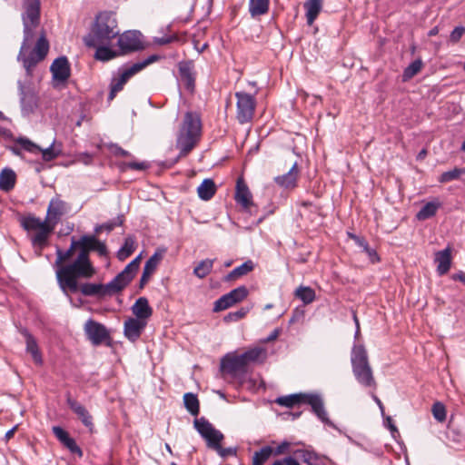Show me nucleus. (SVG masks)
<instances>
[{
	"label": "nucleus",
	"mask_w": 465,
	"mask_h": 465,
	"mask_svg": "<svg viewBox=\"0 0 465 465\" xmlns=\"http://www.w3.org/2000/svg\"><path fill=\"white\" fill-rule=\"evenodd\" d=\"M20 5L23 23V41L17 54V60L23 64L26 75L32 76L35 66L46 57L50 45L43 31L37 38L34 48L30 50L35 38V29L40 25L41 1L21 0Z\"/></svg>",
	"instance_id": "nucleus-1"
},
{
	"label": "nucleus",
	"mask_w": 465,
	"mask_h": 465,
	"mask_svg": "<svg viewBox=\"0 0 465 465\" xmlns=\"http://www.w3.org/2000/svg\"><path fill=\"white\" fill-rule=\"evenodd\" d=\"M95 273V269H93L92 272H89L85 275L76 271H72L69 267H64L58 272V285L67 296L69 292L75 293L80 292L84 296L95 297L97 299L113 296L124 290L115 277L106 284L93 282L78 283V280L91 279Z\"/></svg>",
	"instance_id": "nucleus-2"
},
{
	"label": "nucleus",
	"mask_w": 465,
	"mask_h": 465,
	"mask_svg": "<svg viewBox=\"0 0 465 465\" xmlns=\"http://www.w3.org/2000/svg\"><path fill=\"white\" fill-rule=\"evenodd\" d=\"M118 35L114 14L104 11L96 15L90 32L84 37V43L86 46L109 45Z\"/></svg>",
	"instance_id": "nucleus-3"
},
{
	"label": "nucleus",
	"mask_w": 465,
	"mask_h": 465,
	"mask_svg": "<svg viewBox=\"0 0 465 465\" xmlns=\"http://www.w3.org/2000/svg\"><path fill=\"white\" fill-rule=\"evenodd\" d=\"M80 252L67 267L86 275L87 272H92L93 269H95L90 260V252H97L100 256H104L107 254V248L105 243L99 241L94 235H83L80 237Z\"/></svg>",
	"instance_id": "nucleus-4"
},
{
	"label": "nucleus",
	"mask_w": 465,
	"mask_h": 465,
	"mask_svg": "<svg viewBox=\"0 0 465 465\" xmlns=\"http://www.w3.org/2000/svg\"><path fill=\"white\" fill-rule=\"evenodd\" d=\"M201 119L196 114L185 113L176 140L180 157L187 155L194 148L201 134Z\"/></svg>",
	"instance_id": "nucleus-5"
},
{
	"label": "nucleus",
	"mask_w": 465,
	"mask_h": 465,
	"mask_svg": "<svg viewBox=\"0 0 465 465\" xmlns=\"http://www.w3.org/2000/svg\"><path fill=\"white\" fill-rule=\"evenodd\" d=\"M280 406L286 408H293L296 405L308 404L311 406L312 412L325 424L334 427V424L328 418L324 409L322 397L315 393H294L286 396H280L274 401Z\"/></svg>",
	"instance_id": "nucleus-6"
},
{
	"label": "nucleus",
	"mask_w": 465,
	"mask_h": 465,
	"mask_svg": "<svg viewBox=\"0 0 465 465\" xmlns=\"http://www.w3.org/2000/svg\"><path fill=\"white\" fill-rule=\"evenodd\" d=\"M351 362L356 381L365 388L376 390L377 382L369 362L367 351L363 345L359 344L352 347Z\"/></svg>",
	"instance_id": "nucleus-7"
},
{
	"label": "nucleus",
	"mask_w": 465,
	"mask_h": 465,
	"mask_svg": "<svg viewBox=\"0 0 465 465\" xmlns=\"http://www.w3.org/2000/svg\"><path fill=\"white\" fill-rule=\"evenodd\" d=\"M262 356L265 358L266 351L260 347L252 348L240 355L226 354L221 361V368L230 375L245 373L248 364L259 361Z\"/></svg>",
	"instance_id": "nucleus-8"
},
{
	"label": "nucleus",
	"mask_w": 465,
	"mask_h": 465,
	"mask_svg": "<svg viewBox=\"0 0 465 465\" xmlns=\"http://www.w3.org/2000/svg\"><path fill=\"white\" fill-rule=\"evenodd\" d=\"M21 226L25 231H37V232L32 238V243L35 246L43 248L46 245L49 234L54 230V225H51L47 220L41 221L32 214L24 216L21 219Z\"/></svg>",
	"instance_id": "nucleus-9"
},
{
	"label": "nucleus",
	"mask_w": 465,
	"mask_h": 465,
	"mask_svg": "<svg viewBox=\"0 0 465 465\" xmlns=\"http://www.w3.org/2000/svg\"><path fill=\"white\" fill-rule=\"evenodd\" d=\"M237 98L236 118L241 124L251 122L254 116L256 100L253 95L245 92L235 93Z\"/></svg>",
	"instance_id": "nucleus-10"
},
{
	"label": "nucleus",
	"mask_w": 465,
	"mask_h": 465,
	"mask_svg": "<svg viewBox=\"0 0 465 465\" xmlns=\"http://www.w3.org/2000/svg\"><path fill=\"white\" fill-rule=\"evenodd\" d=\"M84 331L94 346H99L103 343L111 346L112 338L109 331L104 324L90 319L84 324Z\"/></svg>",
	"instance_id": "nucleus-11"
},
{
	"label": "nucleus",
	"mask_w": 465,
	"mask_h": 465,
	"mask_svg": "<svg viewBox=\"0 0 465 465\" xmlns=\"http://www.w3.org/2000/svg\"><path fill=\"white\" fill-rule=\"evenodd\" d=\"M249 294V291L244 285H241L226 294L221 296L214 302L213 311L218 312L224 311L236 303L242 302Z\"/></svg>",
	"instance_id": "nucleus-12"
},
{
	"label": "nucleus",
	"mask_w": 465,
	"mask_h": 465,
	"mask_svg": "<svg viewBox=\"0 0 465 465\" xmlns=\"http://www.w3.org/2000/svg\"><path fill=\"white\" fill-rule=\"evenodd\" d=\"M18 143L21 145V147L32 153H42V159L45 162H50L54 159H56L61 153V144L56 145L55 141H54L50 146H48L45 149H42L40 146L33 143L31 140L27 138H19Z\"/></svg>",
	"instance_id": "nucleus-13"
},
{
	"label": "nucleus",
	"mask_w": 465,
	"mask_h": 465,
	"mask_svg": "<svg viewBox=\"0 0 465 465\" xmlns=\"http://www.w3.org/2000/svg\"><path fill=\"white\" fill-rule=\"evenodd\" d=\"M117 45L121 54L143 50L144 45L142 41V34L139 31H126L118 37Z\"/></svg>",
	"instance_id": "nucleus-14"
},
{
	"label": "nucleus",
	"mask_w": 465,
	"mask_h": 465,
	"mask_svg": "<svg viewBox=\"0 0 465 465\" xmlns=\"http://www.w3.org/2000/svg\"><path fill=\"white\" fill-rule=\"evenodd\" d=\"M21 112L24 116L33 114L38 106V97L35 90L18 81Z\"/></svg>",
	"instance_id": "nucleus-15"
},
{
	"label": "nucleus",
	"mask_w": 465,
	"mask_h": 465,
	"mask_svg": "<svg viewBox=\"0 0 465 465\" xmlns=\"http://www.w3.org/2000/svg\"><path fill=\"white\" fill-rule=\"evenodd\" d=\"M137 73L138 72L134 65H131L127 68H120L118 70V76H114L111 80L108 101H113L117 93L124 89V86L128 82V80Z\"/></svg>",
	"instance_id": "nucleus-16"
},
{
	"label": "nucleus",
	"mask_w": 465,
	"mask_h": 465,
	"mask_svg": "<svg viewBox=\"0 0 465 465\" xmlns=\"http://www.w3.org/2000/svg\"><path fill=\"white\" fill-rule=\"evenodd\" d=\"M66 404L89 431L93 432L94 428L93 416L82 403L71 396L70 392L66 393Z\"/></svg>",
	"instance_id": "nucleus-17"
},
{
	"label": "nucleus",
	"mask_w": 465,
	"mask_h": 465,
	"mask_svg": "<svg viewBox=\"0 0 465 465\" xmlns=\"http://www.w3.org/2000/svg\"><path fill=\"white\" fill-rule=\"evenodd\" d=\"M80 250H81L80 239L75 240L74 237H72L70 247L66 251H64L59 247L56 248V252H55L56 259H55L54 267L55 268V275H56L57 281H58V272L61 269L68 266L70 263V262L65 263V262L68 261L69 259H71L76 251L79 252Z\"/></svg>",
	"instance_id": "nucleus-18"
},
{
	"label": "nucleus",
	"mask_w": 465,
	"mask_h": 465,
	"mask_svg": "<svg viewBox=\"0 0 465 465\" xmlns=\"http://www.w3.org/2000/svg\"><path fill=\"white\" fill-rule=\"evenodd\" d=\"M50 72L54 81L64 84L71 76V66L66 56H59L54 59L50 66Z\"/></svg>",
	"instance_id": "nucleus-19"
},
{
	"label": "nucleus",
	"mask_w": 465,
	"mask_h": 465,
	"mask_svg": "<svg viewBox=\"0 0 465 465\" xmlns=\"http://www.w3.org/2000/svg\"><path fill=\"white\" fill-rule=\"evenodd\" d=\"M146 325V321L130 317L124 323V335L128 341L135 342L141 337Z\"/></svg>",
	"instance_id": "nucleus-20"
},
{
	"label": "nucleus",
	"mask_w": 465,
	"mask_h": 465,
	"mask_svg": "<svg viewBox=\"0 0 465 465\" xmlns=\"http://www.w3.org/2000/svg\"><path fill=\"white\" fill-rule=\"evenodd\" d=\"M194 64L192 60H183L178 63V70L181 80L184 83L185 88L191 92L195 87Z\"/></svg>",
	"instance_id": "nucleus-21"
},
{
	"label": "nucleus",
	"mask_w": 465,
	"mask_h": 465,
	"mask_svg": "<svg viewBox=\"0 0 465 465\" xmlns=\"http://www.w3.org/2000/svg\"><path fill=\"white\" fill-rule=\"evenodd\" d=\"M52 431L56 439L66 448L72 454L83 457V450L77 445L74 439L70 437L69 433L60 426H54Z\"/></svg>",
	"instance_id": "nucleus-22"
},
{
	"label": "nucleus",
	"mask_w": 465,
	"mask_h": 465,
	"mask_svg": "<svg viewBox=\"0 0 465 465\" xmlns=\"http://www.w3.org/2000/svg\"><path fill=\"white\" fill-rule=\"evenodd\" d=\"M234 199L238 204L249 212H252L251 208L255 206L252 202V195L242 178L237 180Z\"/></svg>",
	"instance_id": "nucleus-23"
},
{
	"label": "nucleus",
	"mask_w": 465,
	"mask_h": 465,
	"mask_svg": "<svg viewBox=\"0 0 465 465\" xmlns=\"http://www.w3.org/2000/svg\"><path fill=\"white\" fill-rule=\"evenodd\" d=\"M141 254H139L132 262H130L125 266V268L115 276L120 285L123 286V289H124L134 278L136 272L139 270Z\"/></svg>",
	"instance_id": "nucleus-24"
},
{
	"label": "nucleus",
	"mask_w": 465,
	"mask_h": 465,
	"mask_svg": "<svg viewBox=\"0 0 465 465\" xmlns=\"http://www.w3.org/2000/svg\"><path fill=\"white\" fill-rule=\"evenodd\" d=\"M447 437L454 442L465 440V419L456 420L453 416L448 423Z\"/></svg>",
	"instance_id": "nucleus-25"
},
{
	"label": "nucleus",
	"mask_w": 465,
	"mask_h": 465,
	"mask_svg": "<svg viewBox=\"0 0 465 465\" xmlns=\"http://www.w3.org/2000/svg\"><path fill=\"white\" fill-rule=\"evenodd\" d=\"M19 331L25 339L26 351L32 355L35 364L42 365L43 357L35 338L29 332L26 328H21Z\"/></svg>",
	"instance_id": "nucleus-26"
},
{
	"label": "nucleus",
	"mask_w": 465,
	"mask_h": 465,
	"mask_svg": "<svg viewBox=\"0 0 465 465\" xmlns=\"http://www.w3.org/2000/svg\"><path fill=\"white\" fill-rule=\"evenodd\" d=\"M299 173L298 163H294L288 173L276 176L274 182L277 185L284 189H293L297 186Z\"/></svg>",
	"instance_id": "nucleus-27"
},
{
	"label": "nucleus",
	"mask_w": 465,
	"mask_h": 465,
	"mask_svg": "<svg viewBox=\"0 0 465 465\" xmlns=\"http://www.w3.org/2000/svg\"><path fill=\"white\" fill-rule=\"evenodd\" d=\"M131 310L133 314L135 316L134 319H139L141 321L147 322L153 314V309L149 305V302L146 297L138 298Z\"/></svg>",
	"instance_id": "nucleus-28"
},
{
	"label": "nucleus",
	"mask_w": 465,
	"mask_h": 465,
	"mask_svg": "<svg viewBox=\"0 0 465 465\" xmlns=\"http://www.w3.org/2000/svg\"><path fill=\"white\" fill-rule=\"evenodd\" d=\"M437 272L440 276L446 274L451 266V251L450 248L439 251L435 253Z\"/></svg>",
	"instance_id": "nucleus-29"
},
{
	"label": "nucleus",
	"mask_w": 465,
	"mask_h": 465,
	"mask_svg": "<svg viewBox=\"0 0 465 465\" xmlns=\"http://www.w3.org/2000/svg\"><path fill=\"white\" fill-rule=\"evenodd\" d=\"M64 211L65 203L60 200L58 197H54L49 203L45 219L48 223L54 221L55 223L64 213Z\"/></svg>",
	"instance_id": "nucleus-30"
},
{
	"label": "nucleus",
	"mask_w": 465,
	"mask_h": 465,
	"mask_svg": "<svg viewBox=\"0 0 465 465\" xmlns=\"http://www.w3.org/2000/svg\"><path fill=\"white\" fill-rule=\"evenodd\" d=\"M307 465H325V458L314 450L299 449L293 451Z\"/></svg>",
	"instance_id": "nucleus-31"
},
{
	"label": "nucleus",
	"mask_w": 465,
	"mask_h": 465,
	"mask_svg": "<svg viewBox=\"0 0 465 465\" xmlns=\"http://www.w3.org/2000/svg\"><path fill=\"white\" fill-rule=\"evenodd\" d=\"M254 269V263L252 260H247L243 263H242L240 266H237L232 271H231L228 274H226L223 277V282H233L237 279H240L245 275H247L249 272L253 271Z\"/></svg>",
	"instance_id": "nucleus-32"
},
{
	"label": "nucleus",
	"mask_w": 465,
	"mask_h": 465,
	"mask_svg": "<svg viewBox=\"0 0 465 465\" xmlns=\"http://www.w3.org/2000/svg\"><path fill=\"white\" fill-rule=\"evenodd\" d=\"M307 24L312 25L322 9V0H306L303 4Z\"/></svg>",
	"instance_id": "nucleus-33"
},
{
	"label": "nucleus",
	"mask_w": 465,
	"mask_h": 465,
	"mask_svg": "<svg viewBox=\"0 0 465 465\" xmlns=\"http://www.w3.org/2000/svg\"><path fill=\"white\" fill-rule=\"evenodd\" d=\"M16 182V174L10 168H5L0 173V189L4 192L11 191Z\"/></svg>",
	"instance_id": "nucleus-34"
},
{
	"label": "nucleus",
	"mask_w": 465,
	"mask_h": 465,
	"mask_svg": "<svg viewBox=\"0 0 465 465\" xmlns=\"http://www.w3.org/2000/svg\"><path fill=\"white\" fill-rule=\"evenodd\" d=\"M198 196L203 201H209L216 193V185L212 179H204L197 188Z\"/></svg>",
	"instance_id": "nucleus-35"
},
{
	"label": "nucleus",
	"mask_w": 465,
	"mask_h": 465,
	"mask_svg": "<svg viewBox=\"0 0 465 465\" xmlns=\"http://www.w3.org/2000/svg\"><path fill=\"white\" fill-rule=\"evenodd\" d=\"M270 0H249V12L252 18L268 13Z\"/></svg>",
	"instance_id": "nucleus-36"
},
{
	"label": "nucleus",
	"mask_w": 465,
	"mask_h": 465,
	"mask_svg": "<svg viewBox=\"0 0 465 465\" xmlns=\"http://www.w3.org/2000/svg\"><path fill=\"white\" fill-rule=\"evenodd\" d=\"M440 206V203H435V202L427 203L417 213V214H416L417 220L425 221L427 219L433 217L436 214Z\"/></svg>",
	"instance_id": "nucleus-37"
},
{
	"label": "nucleus",
	"mask_w": 465,
	"mask_h": 465,
	"mask_svg": "<svg viewBox=\"0 0 465 465\" xmlns=\"http://www.w3.org/2000/svg\"><path fill=\"white\" fill-rule=\"evenodd\" d=\"M135 250V240L133 236L129 235L124 239V242L123 246L120 248V250L117 252V258L120 261H124L129 256L132 255V253Z\"/></svg>",
	"instance_id": "nucleus-38"
},
{
	"label": "nucleus",
	"mask_w": 465,
	"mask_h": 465,
	"mask_svg": "<svg viewBox=\"0 0 465 465\" xmlns=\"http://www.w3.org/2000/svg\"><path fill=\"white\" fill-rule=\"evenodd\" d=\"M183 403L186 410L193 416H197L200 412V403L197 396L192 392L183 395Z\"/></svg>",
	"instance_id": "nucleus-39"
},
{
	"label": "nucleus",
	"mask_w": 465,
	"mask_h": 465,
	"mask_svg": "<svg viewBox=\"0 0 465 465\" xmlns=\"http://www.w3.org/2000/svg\"><path fill=\"white\" fill-rule=\"evenodd\" d=\"M423 67V62L420 58L414 60L411 63L402 73V82H408L420 72Z\"/></svg>",
	"instance_id": "nucleus-40"
},
{
	"label": "nucleus",
	"mask_w": 465,
	"mask_h": 465,
	"mask_svg": "<svg viewBox=\"0 0 465 465\" xmlns=\"http://www.w3.org/2000/svg\"><path fill=\"white\" fill-rule=\"evenodd\" d=\"M93 47L96 49L94 54L96 60L106 62L117 56V53L112 50L108 45H99Z\"/></svg>",
	"instance_id": "nucleus-41"
},
{
	"label": "nucleus",
	"mask_w": 465,
	"mask_h": 465,
	"mask_svg": "<svg viewBox=\"0 0 465 465\" xmlns=\"http://www.w3.org/2000/svg\"><path fill=\"white\" fill-rule=\"evenodd\" d=\"M213 259H205L201 261L193 269V274L199 279L205 278L211 272L213 266Z\"/></svg>",
	"instance_id": "nucleus-42"
},
{
	"label": "nucleus",
	"mask_w": 465,
	"mask_h": 465,
	"mask_svg": "<svg viewBox=\"0 0 465 465\" xmlns=\"http://www.w3.org/2000/svg\"><path fill=\"white\" fill-rule=\"evenodd\" d=\"M124 223V215L119 214L116 218L104 223L102 224H98L94 228V232L96 234L100 233L102 231H106L107 232H112L116 226H122Z\"/></svg>",
	"instance_id": "nucleus-43"
},
{
	"label": "nucleus",
	"mask_w": 465,
	"mask_h": 465,
	"mask_svg": "<svg viewBox=\"0 0 465 465\" xmlns=\"http://www.w3.org/2000/svg\"><path fill=\"white\" fill-rule=\"evenodd\" d=\"M193 426L198 433L204 439L209 437L210 432L214 429L213 424L206 420L204 417H201L200 419H195L193 421Z\"/></svg>",
	"instance_id": "nucleus-44"
},
{
	"label": "nucleus",
	"mask_w": 465,
	"mask_h": 465,
	"mask_svg": "<svg viewBox=\"0 0 465 465\" xmlns=\"http://www.w3.org/2000/svg\"><path fill=\"white\" fill-rule=\"evenodd\" d=\"M295 296L304 304H310L315 300V292L311 287L300 286L295 291Z\"/></svg>",
	"instance_id": "nucleus-45"
},
{
	"label": "nucleus",
	"mask_w": 465,
	"mask_h": 465,
	"mask_svg": "<svg viewBox=\"0 0 465 465\" xmlns=\"http://www.w3.org/2000/svg\"><path fill=\"white\" fill-rule=\"evenodd\" d=\"M272 453L273 449L271 446H264L260 450L254 452L252 462L263 465L273 455Z\"/></svg>",
	"instance_id": "nucleus-46"
},
{
	"label": "nucleus",
	"mask_w": 465,
	"mask_h": 465,
	"mask_svg": "<svg viewBox=\"0 0 465 465\" xmlns=\"http://www.w3.org/2000/svg\"><path fill=\"white\" fill-rule=\"evenodd\" d=\"M461 174H465V168L455 167L450 171L442 173L438 181L441 183H446L454 180H458Z\"/></svg>",
	"instance_id": "nucleus-47"
},
{
	"label": "nucleus",
	"mask_w": 465,
	"mask_h": 465,
	"mask_svg": "<svg viewBox=\"0 0 465 465\" xmlns=\"http://www.w3.org/2000/svg\"><path fill=\"white\" fill-rule=\"evenodd\" d=\"M223 438V434L214 428L210 432L209 437L204 438V440H206L207 446L215 450L216 449H220V445Z\"/></svg>",
	"instance_id": "nucleus-48"
},
{
	"label": "nucleus",
	"mask_w": 465,
	"mask_h": 465,
	"mask_svg": "<svg viewBox=\"0 0 465 465\" xmlns=\"http://www.w3.org/2000/svg\"><path fill=\"white\" fill-rule=\"evenodd\" d=\"M163 259L162 252H155L145 262L143 271L153 274Z\"/></svg>",
	"instance_id": "nucleus-49"
},
{
	"label": "nucleus",
	"mask_w": 465,
	"mask_h": 465,
	"mask_svg": "<svg viewBox=\"0 0 465 465\" xmlns=\"http://www.w3.org/2000/svg\"><path fill=\"white\" fill-rule=\"evenodd\" d=\"M431 412L434 419L439 422H444L447 417L445 405L440 401H436L432 404Z\"/></svg>",
	"instance_id": "nucleus-50"
},
{
	"label": "nucleus",
	"mask_w": 465,
	"mask_h": 465,
	"mask_svg": "<svg viewBox=\"0 0 465 465\" xmlns=\"http://www.w3.org/2000/svg\"><path fill=\"white\" fill-rule=\"evenodd\" d=\"M248 312H249V308L242 307L241 309H239L235 312H231L228 314H226L223 317V322H237V321L244 318L246 316V314L248 313Z\"/></svg>",
	"instance_id": "nucleus-51"
},
{
	"label": "nucleus",
	"mask_w": 465,
	"mask_h": 465,
	"mask_svg": "<svg viewBox=\"0 0 465 465\" xmlns=\"http://www.w3.org/2000/svg\"><path fill=\"white\" fill-rule=\"evenodd\" d=\"M107 148L110 151V153L113 155L116 156V157H119V156L120 157H129V156H131V153L128 151L123 149L117 143H109L107 145Z\"/></svg>",
	"instance_id": "nucleus-52"
},
{
	"label": "nucleus",
	"mask_w": 465,
	"mask_h": 465,
	"mask_svg": "<svg viewBox=\"0 0 465 465\" xmlns=\"http://www.w3.org/2000/svg\"><path fill=\"white\" fill-rule=\"evenodd\" d=\"M362 252H364L367 254L371 263H377L381 261V258L377 251L374 248L370 247L369 243L366 244V247L362 248Z\"/></svg>",
	"instance_id": "nucleus-53"
},
{
	"label": "nucleus",
	"mask_w": 465,
	"mask_h": 465,
	"mask_svg": "<svg viewBox=\"0 0 465 465\" xmlns=\"http://www.w3.org/2000/svg\"><path fill=\"white\" fill-rule=\"evenodd\" d=\"M465 33L464 26H456L450 35V41L453 44L460 42V38Z\"/></svg>",
	"instance_id": "nucleus-54"
},
{
	"label": "nucleus",
	"mask_w": 465,
	"mask_h": 465,
	"mask_svg": "<svg viewBox=\"0 0 465 465\" xmlns=\"http://www.w3.org/2000/svg\"><path fill=\"white\" fill-rule=\"evenodd\" d=\"M157 59H158V56L155 54H153V55L148 56L143 61L135 63L133 65L134 66V68L136 69L137 72H140L141 70H143L144 67H146L150 64L155 62Z\"/></svg>",
	"instance_id": "nucleus-55"
},
{
	"label": "nucleus",
	"mask_w": 465,
	"mask_h": 465,
	"mask_svg": "<svg viewBox=\"0 0 465 465\" xmlns=\"http://www.w3.org/2000/svg\"><path fill=\"white\" fill-rule=\"evenodd\" d=\"M215 450L223 459L228 456H235L237 453L236 448H234V447L223 448L222 445H220V449H216Z\"/></svg>",
	"instance_id": "nucleus-56"
},
{
	"label": "nucleus",
	"mask_w": 465,
	"mask_h": 465,
	"mask_svg": "<svg viewBox=\"0 0 465 465\" xmlns=\"http://www.w3.org/2000/svg\"><path fill=\"white\" fill-rule=\"evenodd\" d=\"M124 165L129 169L136 171H143L149 167V164L146 162H130L124 163Z\"/></svg>",
	"instance_id": "nucleus-57"
},
{
	"label": "nucleus",
	"mask_w": 465,
	"mask_h": 465,
	"mask_svg": "<svg viewBox=\"0 0 465 465\" xmlns=\"http://www.w3.org/2000/svg\"><path fill=\"white\" fill-rule=\"evenodd\" d=\"M290 446H291V443L289 441L283 440L275 449H273L272 454L274 456H279V455L284 454L288 451Z\"/></svg>",
	"instance_id": "nucleus-58"
},
{
	"label": "nucleus",
	"mask_w": 465,
	"mask_h": 465,
	"mask_svg": "<svg viewBox=\"0 0 465 465\" xmlns=\"http://www.w3.org/2000/svg\"><path fill=\"white\" fill-rule=\"evenodd\" d=\"M272 465H300V463L294 457L287 456L283 459L275 460Z\"/></svg>",
	"instance_id": "nucleus-59"
},
{
	"label": "nucleus",
	"mask_w": 465,
	"mask_h": 465,
	"mask_svg": "<svg viewBox=\"0 0 465 465\" xmlns=\"http://www.w3.org/2000/svg\"><path fill=\"white\" fill-rule=\"evenodd\" d=\"M176 39H177V37L174 36V35H172V36H163V37H160V38H156L155 39V43L158 44L159 45H168V44L173 42Z\"/></svg>",
	"instance_id": "nucleus-60"
},
{
	"label": "nucleus",
	"mask_w": 465,
	"mask_h": 465,
	"mask_svg": "<svg viewBox=\"0 0 465 465\" xmlns=\"http://www.w3.org/2000/svg\"><path fill=\"white\" fill-rule=\"evenodd\" d=\"M152 274L147 272H144L143 271V274L141 276V279H140V282H139V289L142 290L144 288V286L146 285V283L149 282L150 278H151Z\"/></svg>",
	"instance_id": "nucleus-61"
},
{
	"label": "nucleus",
	"mask_w": 465,
	"mask_h": 465,
	"mask_svg": "<svg viewBox=\"0 0 465 465\" xmlns=\"http://www.w3.org/2000/svg\"><path fill=\"white\" fill-rule=\"evenodd\" d=\"M280 331L278 329L273 330L269 336L262 340V342H271L278 338Z\"/></svg>",
	"instance_id": "nucleus-62"
},
{
	"label": "nucleus",
	"mask_w": 465,
	"mask_h": 465,
	"mask_svg": "<svg viewBox=\"0 0 465 465\" xmlns=\"http://www.w3.org/2000/svg\"><path fill=\"white\" fill-rule=\"evenodd\" d=\"M451 278L454 281H460V282L465 283V272H459L457 273H454L451 276Z\"/></svg>",
	"instance_id": "nucleus-63"
},
{
	"label": "nucleus",
	"mask_w": 465,
	"mask_h": 465,
	"mask_svg": "<svg viewBox=\"0 0 465 465\" xmlns=\"http://www.w3.org/2000/svg\"><path fill=\"white\" fill-rule=\"evenodd\" d=\"M360 248L366 247V244H368V242L364 237L358 236L354 242Z\"/></svg>",
	"instance_id": "nucleus-64"
}]
</instances>
